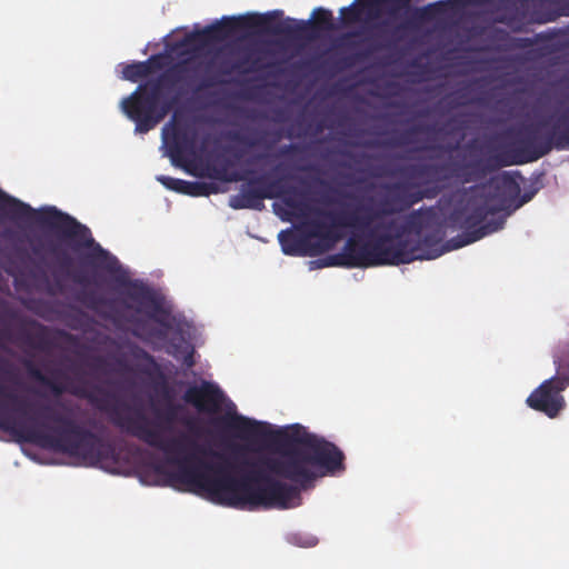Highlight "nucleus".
Segmentation results:
<instances>
[{
  "mask_svg": "<svg viewBox=\"0 0 569 569\" xmlns=\"http://www.w3.org/2000/svg\"><path fill=\"white\" fill-rule=\"evenodd\" d=\"M0 212L12 221H36L38 224L54 231L74 252L89 249L90 252L86 258L90 264L111 273L119 269L117 257L94 240L91 230L86 224L56 207L36 210L30 204L0 189Z\"/></svg>",
  "mask_w": 569,
  "mask_h": 569,
  "instance_id": "nucleus-5",
  "label": "nucleus"
},
{
  "mask_svg": "<svg viewBox=\"0 0 569 569\" xmlns=\"http://www.w3.org/2000/svg\"><path fill=\"white\" fill-rule=\"evenodd\" d=\"M239 28L238 17H223L220 21L211 23L200 30V34L209 44L226 40L236 33Z\"/></svg>",
  "mask_w": 569,
  "mask_h": 569,
  "instance_id": "nucleus-22",
  "label": "nucleus"
},
{
  "mask_svg": "<svg viewBox=\"0 0 569 569\" xmlns=\"http://www.w3.org/2000/svg\"><path fill=\"white\" fill-rule=\"evenodd\" d=\"M162 56L152 54L146 61L132 62L124 66L122 70L123 78L131 82H138L148 77L153 71L162 68Z\"/></svg>",
  "mask_w": 569,
  "mask_h": 569,
  "instance_id": "nucleus-23",
  "label": "nucleus"
},
{
  "mask_svg": "<svg viewBox=\"0 0 569 569\" xmlns=\"http://www.w3.org/2000/svg\"><path fill=\"white\" fill-rule=\"evenodd\" d=\"M32 407L0 386V429L89 465L116 460L113 445L77 422L64 405H39L34 417H28L26 408Z\"/></svg>",
  "mask_w": 569,
  "mask_h": 569,
  "instance_id": "nucleus-2",
  "label": "nucleus"
},
{
  "mask_svg": "<svg viewBox=\"0 0 569 569\" xmlns=\"http://www.w3.org/2000/svg\"><path fill=\"white\" fill-rule=\"evenodd\" d=\"M321 219H311L302 224L303 230L286 229L279 232L278 240L287 256H318L331 250L340 240V228H366L381 213L392 210H373L368 206H357L341 211L312 209Z\"/></svg>",
  "mask_w": 569,
  "mask_h": 569,
  "instance_id": "nucleus-6",
  "label": "nucleus"
},
{
  "mask_svg": "<svg viewBox=\"0 0 569 569\" xmlns=\"http://www.w3.org/2000/svg\"><path fill=\"white\" fill-rule=\"evenodd\" d=\"M441 11V3L433 2L425 7L410 9V20L415 23L432 21Z\"/></svg>",
  "mask_w": 569,
  "mask_h": 569,
  "instance_id": "nucleus-24",
  "label": "nucleus"
},
{
  "mask_svg": "<svg viewBox=\"0 0 569 569\" xmlns=\"http://www.w3.org/2000/svg\"><path fill=\"white\" fill-rule=\"evenodd\" d=\"M187 64H188V61L180 62V63L176 64L173 71L177 73H182L188 70Z\"/></svg>",
  "mask_w": 569,
  "mask_h": 569,
  "instance_id": "nucleus-36",
  "label": "nucleus"
},
{
  "mask_svg": "<svg viewBox=\"0 0 569 569\" xmlns=\"http://www.w3.org/2000/svg\"><path fill=\"white\" fill-rule=\"evenodd\" d=\"M507 207L495 206L489 194H472L465 202L456 204L446 218V224L462 233L452 238V248H461L473 243L493 232L501 230L506 216H498Z\"/></svg>",
  "mask_w": 569,
  "mask_h": 569,
  "instance_id": "nucleus-7",
  "label": "nucleus"
},
{
  "mask_svg": "<svg viewBox=\"0 0 569 569\" xmlns=\"http://www.w3.org/2000/svg\"><path fill=\"white\" fill-rule=\"evenodd\" d=\"M249 194V198L254 199L256 201L280 199L296 217H306L311 213V207L303 200L305 193L295 187L287 186L284 177L273 178L270 174V183L268 188L261 191H252Z\"/></svg>",
  "mask_w": 569,
  "mask_h": 569,
  "instance_id": "nucleus-15",
  "label": "nucleus"
},
{
  "mask_svg": "<svg viewBox=\"0 0 569 569\" xmlns=\"http://www.w3.org/2000/svg\"><path fill=\"white\" fill-rule=\"evenodd\" d=\"M199 34H200V30H196V31H192V32L186 34V37L183 39V43L192 44L196 48H203V47L208 46L209 44L208 41Z\"/></svg>",
  "mask_w": 569,
  "mask_h": 569,
  "instance_id": "nucleus-32",
  "label": "nucleus"
},
{
  "mask_svg": "<svg viewBox=\"0 0 569 569\" xmlns=\"http://www.w3.org/2000/svg\"><path fill=\"white\" fill-rule=\"evenodd\" d=\"M411 0H360V6L367 9L368 12H372L381 4H390L393 10L409 9Z\"/></svg>",
  "mask_w": 569,
  "mask_h": 569,
  "instance_id": "nucleus-26",
  "label": "nucleus"
},
{
  "mask_svg": "<svg viewBox=\"0 0 569 569\" xmlns=\"http://www.w3.org/2000/svg\"><path fill=\"white\" fill-rule=\"evenodd\" d=\"M32 251H33V253H34V254H39V253H40V250H39V248H38V247H33V248H32Z\"/></svg>",
  "mask_w": 569,
  "mask_h": 569,
  "instance_id": "nucleus-39",
  "label": "nucleus"
},
{
  "mask_svg": "<svg viewBox=\"0 0 569 569\" xmlns=\"http://www.w3.org/2000/svg\"><path fill=\"white\" fill-rule=\"evenodd\" d=\"M566 377H551L543 381L527 398V405L549 418H556L565 408L566 401L561 392L568 387Z\"/></svg>",
  "mask_w": 569,
  "mask_h": 569,
  "instance_id": "nucleus-13",
  "label": "nucleus"
},
{
  "mask_svg": "<svg viewBox=\"0 0 569 569\" xmlns=\"http://www.w3.org/2000/svg\"><path fill=\"white\" fill-rule=\"evenodd\" d=\"M542 0H501L498 7L497 21L509 27L522 24L529 17L536 20L532 12ZM537 21H540L537 19Z\"/></svg>",
  "mask_w": 569,
  "mask_h": 569,
  "instance_id": "nucleus-19",
  "label": "nucleus"
},
{
  "mask_svg": "<svg viewBox=\"0 0 569 569\" xmlns=\"http://www.w3.org/2000/svg\"><path fill=\"white\" fill-rule=\"evenodd\" d=\"M264 158H266V156H264V154H259V156L257 157V159H258V160H261V159H264Z\"/></svg>",
  "mask_w": 569,
  "mask_h": 569,
  "instance_id": "nucleus-41",
  "label": "nucleus"
},
{
  "mask_svg": "<svg viewBox=\"0 0 569 569\" xmlns=\"http://www.w3.org/2000/svg\"><path fill=\"white\" fill-rule=\"evenodd\" d=\"M172 82L168 73H161L140 83L122 99L123 113L136 123L137 133H147L178 104V96H169Z\"/></svg>",
  "mask_w": 569,
  "mask_h": 569,
  "instance_id": "nucleus-8",
  "label": "nucleus"
},
{
  "mask_svg": "<svg viewBox=\"0 0 569 569\" xmlns=\"http://www.w3.org/2000/svg\"><path fill=\"white\" fill-rule=\"evenodd\" d=\"M559 123L562 126V132H565V141L567 149H569V110L559 117Z\"/></svg>",
  "mask_w": 569,
  "mask_h": 569,
  "instance_id": "nucleus-33",
  "label": "nucleus"
},
{
  "mask_svg": "<svg viewBox=\"0 0 569 569\" xmlns=\"http://www.w3.org/2000/svg\"><path fill=\"white\" fill-rule=\"evenodd\" d=\"M180 410L182 406L170 402L157 419L149 420L140 409L129 415L113 409L111 419L126 433L161 451L177 467L173 480L220 505L248 510L289 509L299 505L300 488L307 489L318 477L346 469L345 455L335 443L300 425L273 432L267 422L232 415L219 419L226 430L242 439L271 440L278 453L259 462L244 460L242 466L248 470L236 478L228 472L231 465L222 453L198 441L201 429L194 418L179 419L188 432L162 436L169 429L162 422L176 421Z\"/></svg>",
  "mask_w": 569,
  "mask_h": 569,
  "instance_id": "nucleus-1",
  "label": "nucleus"
},
{
  "mask_svg": "<svg viewBox=\"0 0 569 569\" xmlns=\"http://www.w3.org/2000/svg\"><path fill=\"white\" fill-rule=\"evenodd\" d=\"M47 252L54 256L58 262V268L53 272V286H49L48 288L49 293L53 295L56 292L63 291V284L60 279L61 274L69 277L74 283L83 288L92 283V280L87 277L82 270H70L72 259L68 253L60 250L58 244L49 243L47 246ZM76 299L94 312H100L102 308L109 309L110 315H106V317L111 318L113 321L120 318V313L116 308V300L107 299L103 296L98 295L96 290L82 289L76 295Z\"/></svg>",
  "mask_w": 569,
  "mask_h": 569,
  "instance_id": "nucleus-9",
  "label": "nucleus"
},
{
  "mask_svg": "<svg viewBox=\"0 0 569 569\" xmlns=\"http://www.w3.org/2000/svg\"><path fill=\"white\" fill-rule=\"evenodd\" d=\"M437 217L438 211L436 207H427L412 210L409 214H407L402 223L397 221V227L395 229L397 232V238L410 239V234L420 237L423 229L431 224L437 219Z\"/></svg>",
  "mask_w": 569,
  "mask_h": 569,
  "instance_id": "nucleus-20",
  "label": "nucleus"
},
{
  "mask_svg": "<svg viewBox=\"0 0 569 569\" xmlns=\"http://www.w3.org/2000/svg\"><path fill=\"white\" fill-rule=\"evenodd\" d=\"M555 365L558 377H566L569 383V346L561 352L560 356L555 358Z\"/></svg>",
  "mask_w": 569,
  "mask_h": 569,
  "instance_id": "nucleus-29",
  "label": "nucleus"
},
{
  "mask_svg": "<svg viewBox=\"0 0 569 569\" xmlns=\"http://www.w3.org/2000/svg\"><path fill=\"white\" fill-rule=\"evenodd\" d=\"M423 131H429V128L416 127V128L411 129V132H423Z\"/></svg>",
  "mask_w": 569,
  "mask_h": 569,
  "instance_id": "nucleus-38",
  "label": "nucleus"
},
{
  "mask_svg": "<svg viewBox=\"0 0 569 569\" xmlns=\"http://www.w3.org/2000/svg\"><path fill=\"white\" fill-rule=\"evenodd\" d=\"M313 169H315L313 167H305V168H302V170H306V171L307 170H313Z\"/></svg>",
  "mask_w": 569,
  "mask_h": 569,
  "instance_id": "nucleus-42",
  "label": "nucleus"
},
{
  "mask_svg": "<svg viewBox=\"0 0 569 569\" xmlns=\"http://www.w3.org/2000/svg\"><path fill=\"white\" fill-rule=\"evenodd\" d=\"M369 240L350 237L340 252L327 256L317 261L318 266L343 267V268H368L375 267L371 256Z\"/></svg>",
  "mask_w": 569,
  "mask_h": 569,
  "instance_id": "nucleus-16",
  "label": "nucleus"
},
{
  "mask_svg": "<svg viewBox=\"0 0 569 569\" xmlns=\"http://www.w3.org/2000/svg\"><path fill=\"white\" fill-rule=\"evenodd\" d=\"M423 164H411L403 170L407 177L418 179L419 182L399 181L388 184L386 186V197L377 204L369 203L372 201L371 198L366 202L358 203V206L365 204L373 210H392V212L381 213L366 228H350L356 232H366L375 267L412 262V256H408L405 251L406 239L397 238L395 231L397 219L385 218L402 213L425 199H435L447 187L445 179H438L431 174H420L416 168Z\"/></svg>",
  "mask_w": 569,
  "mask_h": 569,
  "instance_id": "nucleus-3",
  "label": "nucleus"
},
{
  "mask_svg": "<svg viewBox=\"0 0 569 569\" xmlns=\"http://www.w3.org/2000/svg\"><path fill=\"white\" fill-rule=\"evenodd\" d=\"M162 140L167 154L176 166H183L196 153L197 132L187 124L171 123L170 128L166 126L162 129Z\"/></svg>",
  "mask_w": 569,
  "mask_h": 569,
  "instance_id": "nucleus-14",
  "label": "nucleus"
},
{
  "mask_svg": "<svg viewBox=\"0 0 569 569\" xmlns=\"http://www.w3.org/2000/svg\"><path fill=\"white\" fill-rule=\"evenodd\" d=\"M478 148V146L475 143V142H469L467 146H466V149L467 150H470V151H473Z\"/></svg>",
  "mask_w": 569,
  "mask_h": 569,
  "instance_id": "nucleus-37",
  "label": "nucleus"
},
{
  "mask_svg": "<svg viewBox=\"0 0 569 569\" xmlns=\"http://www.w3.org/2000/svg\"><path fill=\"white\" fill-rule=\"evenodd\" d=\"M313 28L322 31H330L335 28L332 12L323 9L317 8L312 14Z\"/></svg>",
  "mask_w": 569,
  "mask_h": 569,
  "instance_id": "nucleus-25",
  "label": "nucleus"
},
{
  "mask_svg": "<svg viewBox=\"0 0 569 569\" xmlns=\"http://www.w3.org/2000/svg\"><path fill=\"white\" fill-rule=\"evenodd\" d=\"M372 53V49H366L352 54L346 56L336 62V67L339 70H345L356 66L358 62L365 61Z\"/></svg>",
  "mask_w": 569,
  "mask_h": 569,
  "instance_id": "nucleus-28",
  "label": "nucleus"
},
{
  "mask_svg": "<svg viewBox=\"0 0 569 569\" xmlns=\"http://www.w3.org/2000/svg\"><path fill=\"white\" fill-rule=\"evenodd\" d=\"M211 176L227 182L246 181V183L241 186L240 192L231 196L229 199V206L232 209L261 210L263 208V201H256L254 199L249 198V193L268 188L270 183V174L263 173L248 177L247 174H240L238 172L227 173L224 168H214Z\"/></svg>",
  "mask_w": 569,
  "mask_h": 569,
  "instance_id": "nucleus-12",
  "label": "nucleus"
},
{
  "mask_svg": "<svg viewBox=\"0 0 569 569\" xmlns=\"http://www.w3.org/2000/svg\"><path fill=\"white\" fill-rule=\"evenodd\" d=\"M122 305H123V307L126 309H131L132 308L131 305L127 303L126 301H123Z\"/></svg>",
  "mask_w": 569,
  "mask_h": 569,
  "instance_id": "nucleus-40",
  "label": "nucleus"
},
{
  "mask_svg": "<svg viewBox=\"0 0 569 569\" xmlns=\"http://www.w3.org/2000/svg\"><path fill=\"white\" fill-rule=\"evenodd\" d=\"M416 240L406 239L405 251L415 260H430L440 257L443 250L440 248L441 238L437 234L415 237Z\"/></svg>",
  "mask_w": 569,
  "mask_h": 569,
  "instance_id": "nucleus-21",
  "label": "nucleus"
},
{
  "mask_svg": "<svg viewBox=\"0 0 569 569\" xmlns=\"http://www.w3.org/2000/svg\"><path fill=\"white\" fill-rule=\"evenodd\" d=\"M283 12L274 10L267 13H251L238 17L239 28L254 29L259 33L286 36L292 39L303 38L308 23L291 18L281 19Z\"/></svg>",
  "mask_w": 569,
  "mask_h": 569,
  "instance_id": "nucleus-10",
  "label": "nucleus"
},
{
  "mask_svg": "<svg viewBox=\"0 0 569 569\" xmlns=\"http://www.w3.org/2000/svg\"><path fill=\"white\" fill-rule=\"evenodd\" d=\"M211 64L212 61H208L206 63L207 74L201 79L200 83L197 87V90H203L221 84L224 82L221 79V76H229L234 71L240 73H249L262 69L260 58H254L251 54H244L240 57L232 64H228L226 61H223L219 70L214 73L209 72Z\"/></svg>",
  "mask_w": 569,
  "mask_h": 569,
  "instance_id": "nucleus-18",
  "label": "nucleus"
},
{
  "mask_svg": "<svg viewBox=\"0 0 569 569\" xmlns=\"http://www.w3.org/2000/svg\"><path fill=\"white\" fill-rule=\"evenodd\" d=\"M213 190L214 188L211 183L201 181H184L182 193L192 197H203L209 196Z\"/></svg>",
  "mask_w": 569,
  "mask_h": 569,
  "instance_id": "nucleus-27",
  "label": "nucleus"
},
{
  "mask_svg": "<svg viewBox=\"0 0 569 569\" xmlns=\"http://www.w3.org/2000/svg\"><path fill=\"white\" fill-rule=\"evenodd\" d=\"M30 373L34 379L49 387L56 396H60L63 393V387L60 383H57L51 379L47 378L46 376H43L39 369H30Z\"/></svg>",
  "mask_w": 569,
  "mask_h": 569,
  "instance_id": "nucleus-30",
  "label": "nucleus"
},
{
  "mask_svg": "<svg viewBox=\"0 0 569 569\" xmlns=\"http://www.w3.org/2000/svg\"><path fill=\"white\" fill-rule=\"evenodd\" d=\"M515 142L507 150L483 153L481 157L472 156L463 162L425 163L417 167L420 174L436 176L445 179L447 183L452 179L461 183L477 182L503 167L533 162L547 156L552 149H567L565 132L559 120L552 130L542 136L539 124L529 123L513 130Z\"/></svg>",
  "mask_w": 569,
  "mask_h": 569,
  "instance_id": "nucleus-4",
  "label": "nucleus"
},
{
  "mask_svg": "<svg viewBox=\"0 0 569 569\" xmlns=\"http://www.w3.org/2000/svg\"><path fill=\"white\" fill-rule=\"evenodd\" d=\"M157 180L167 189L182 193L184 181L182 179L172 178L169 176H158Z\"/></svg>",
  "mask_w": 569,
  "mask_h": 569,
  "instance_id": "nucleus-31",
  "label": "nucleus"
},
{
  "mask_svg": "<svg viewBox=\"0 0 569 569\" xmlns=\"http://www.w3.org/2000/svg\"><path fill=\"white\" fill-rule=\"evenodd\" d=\"M531 197H532V194H530V193H525V194L521 197V199L517 202V204L513 207V209H512V210L518 209V208H520L522 204H525V203H527L528 201H530V200H531Z\"/></svg>",
  "mask_w": 569,
  "mask_h": 569,
  "instance_id": "nucleus-34",
  "label": "nucleus"
},
{
  "mask_svg": "<svg viewBox=\"0 0 569 569\" xmlns=\"http://www.w3.org/2000/svg\"><path fill=\"white\" fill-rule=\"evenodd\" d=\"M119 283L126 288V297L140 305L136 308L137 312L142 311L141 307L151 309L148 317L161 327L153 335L158 338H164L171 328L170 312L162 307L154 291L140 280H119Z\"/></svg>",
  "mask_w": 569,
  "mask_h": 569,
  "instance_id": "nucleus-11",
  "label": "nucleus"
},
{
  "mask_svg": "<svg viewBox=\"0 0 569 569\" xmlns=\"http://www.w3.org/2000/svg\"><path fill=\"white\" fill-rule=\"evenodd\" d=\"M503 181L508 182L512 187V191H513L515 196L519 194V192H520L519 186L517 183H515L508 176L503 177Z\"/></svg>",
  "mask_w": 569,
  "mask_h": 569,
  "instance_id": "nucleus-35",
  "label": "nucleus"
},
{
  "mask_svg": "<svg viewBox=\"0 0 569 569\" xmlns=\"http://www.w3.org/2000/svg\"><path fill=\"white\" fill-rule=\"evenodd\" d=\"M183 400L199 412L217 413L224 401V393L218 385L202 380L186 390Z\"/></svg>",
  "mask_w": 569,
  "mask_h": 569,
  "instance_id": "nucleus-17",
  "label": "nucleus"
},
{
  "mask_svg": "<svg viewBox=\"0 0 569 569\" xmlns=\"http://www.w3.org/2000/svg\"><path fill=\"white\" fill-rule=\"evenodd\" d=\"M402 141H395L393 144H401Z\"/></svg>",
  "mask_w": 569,
  "mask_h": 569,
  "instance_id": "nucleus-43",
  "label": "nucleus"
}]
</instances>
